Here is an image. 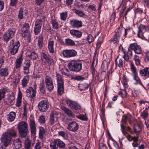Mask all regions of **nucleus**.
<instances>
[{
    "instance_id": "obj_1",
    "label": "nucleus",
    "mask_w": 149,
    "mask_h": 149,
    "mask_svg": "<svg viewBox=\"0 0 149 149\" xmlns=\"http://www.w3.org/2000/svg\"><path fill=\"white\" fill-rule=\"evenodd\" d=\"M69 69L75 72H79L82 68V63L80 61H71L68 65Z\"/></svg>"
},
{
    "instance_id": "obj_2",
    "label": "nucleus",
    "mask_w": 149,
    "mask_h": 149,
    "mask_svg": "<svg viewBox=\"0 0 149 149\" xmlns=\"http://www.w3.org/2000/svg\"><path fill=\"white\" fill-rule=\"evenodd\" d=\"M18 130L20 136L22 137H25L29 132L28 124L24 121L19 122L18 125Z\"/></svg>"
},
{
    "instance_id": "obj_3",
    "label": "nucleus",
    "mask_w": 149,
    "mask_h": 149,
    "mask_svg": "<svg viewBox=\"0 0 149 149\" xmlns=\"http://www.w3.org/2000/svg\"><path fill=\"white\" fill-rule=\"evenodd\" d=\"M20 46V44L19 41H15L14 39L11 40L10 41L8 45L10 53L12 55H15L18 52Z\"/></svg>"
},
{
    "instance_id": "obj_4",
    "label": "nucleus",
    "mask_w": 149,
    "mask_h": 149,
    "mask_svg": "<svg viewBox=\"0 0 149 149\" xmlns=\"http://www.w3.org/2000/svg\"><path fill=\"white\" fill-rule=\"evenodd\" d=\"M16 135V131L13 129H10L8 130L7 132L3 134V141L7 145L8 143H10L12 137H15Z\"/></svg>"
},
{
    "instance_id": "obj_5",
    "label": "nucleus",
    "mask_w": 149,
    "mask_h": 149,
    "mask_svg": "<svg viewBox=\"0 0 149 149\" xmlns=\"http://www.w3.org/2000/svg\"><path fill=\"white\" fill-rule=\"evenodd\" d=\"M56 77L57 82V92L58 94L61 95L64 93V84L61 75L56 72Z\"/></svg>"
},
{
    "instance_id": "obj_6",
    "label": "nucleus",
    "mask_w": 149,
    "mask_h": 149,
    "mask_svg": "<svg viewBox=\"0 0 149 149\" xmlns=\"http://www.w3.org/2000/svg\"><path fill=\"white\" fill-rule=\"evenodd\" d=\"M41 60L42 63L45 65L50 66L54 64V61L51 57L44 53L41 54Z\"/></svg>"
},
{
    "instance_id": "obj_7",
    "label": "nucleus",
    "mask_w": 149,
    "mask_h": 149,
    "mask_svg": "<svg viewBox=\"0 0 149 149\" xmlns=\"http://www.w3.org/2000/svg\"><path fill=\"white\" fill-rule=\"evenodd\" d=\"M15 31L14 30L10 29L6 31L3 36V41L7 43L9 40L12 38L15 34Z\"/></svg>"
},
{
    "instance_id": "obj_8",
    "label": "nucleus",
    "mask_w": 149,
    "mask_h": 149,
    "mask_svg": "<svg viewBox=\"0 0 149 149\" xmlns=\"http://www.w3.org/2000/svg\"><path fill=\"white\" fill-rule=\"evenodd\" d=\"M146 29L145 26L142 24H140L139 27V31L138 32V37L142 39L146 38V36L147 34H149V32L145 33Z\"/></svg>"
},
{
    "instance_id": "obj_9",
    "label": "nucleus",
    "mask_w": 149,
    "mask_h": 149,
    "mask_svg": "<svg viewBox=\"0 0 149 149\" xmlns=\"http://www.w3.org/2000/svg\"><path fill=\"white\" fill-rule=\"evenodd\" d=\"M49 104L47 100H43L40 102L38 105L39 110L41 111H45L49 108Z\"/></svg>"
},
{
    "instance_id": "obj_10",
    "label": "nucleus",
    "mask_w": 149,
    "mask_h": 149,
    "mask_svg": "<svg viewBox=\"0 0 149 149\" xmlns=\"http://www.w3.org/2000/svg\"><path fill=\"white\" fill-rule=\"evenodd\" d=\"M45 83L46 88L50 91L53 90L54 86L52 79L50 76L48 75L46 76Z\"/></svg>"
},
{
    "instance_id": "obj_11",
    "label": "nucleus",
    "mask_w": 149,
    "mask_h": 149,
    "mask_svg": "<svg viewBox=\"0 0 149 149\" xmlns=\"http://www.w3.org/2000/svg\"><path fill=\"white\" fill-rule=\"evenodd\" d=\"M30 26L28 23H25L21 28V30L22 33V34L24 35V36H27L29 37L31 36L30 32L29 30Z\"/></svg>"
},
{
    "instance_id": "obj_12",
    "label": "nucleus",
    "mask_w": 149,
    "mask_h": 149,
    "mask_svg": "<svg viewBox=\"0 0 149 149\" xmlns=\"http://www.w3.org/2000/svg\"><path fill=\"white\" fill-rule=\"evenodd\" d=\"M79 128V125L74 121L70 122L68 124L67 129L70 131L75 132L78 130Z\"/></svg>"
},
{
    "instance_id": "obj_13",
    "label": "nucleus",
    "mask_w": 149,
    "mask_h": 149,
    "mask_svg": "<svg viewBox=\"0 0 149 149\" xmlns=\"http://www.w3.org/2000/svg\"><path fill=\"white\" fill-rule=\"evenodd\" d=\"M36 90L34 89L31 87H29L26 91V95L30 99H33L36 96Z\"/></svg>"
},
{
    "instance_id": "obj_14",
    "label": "nucleus",
    "mask_w": 149,
    "mask_h": 149,
    "mask_svg": "<svg viewBox=\"0 0 149 149\" xmlns=\"http://www.w3.org/2000/svg\"><path fill=\"white\" fill-rule=\"evenodd\" d=\"M67 103L69 107L76 110H79L81 109L80 105L76 102L68 100L67 101Z\"/></svg>"
},
{
    "instance_id": "obj_15",
    "label": "nucleus",
    "mask_w": 149,
    "mask_h": 149,
    "mask_svg": "<svg viewBox=\"0 0 149 149\" xmlns=\"http://www.w3.org/2000/svg\"><path fill=\"white\" fill-rule=\"evenodd\" d=\"M42 24V20L37 19L34 28V32L35 35H38L40 31Z\"/></svg>"
},
{
    "instance_id": "obj_16",
    "label": "nucleus",
    "mask_w": 149,
    "mask_h": 149,
    "mask_svg": "<svg viewBox=\"0 0 149 149\" xmlns=\"http://www.w3.org/2000/svg\"><path fill=\"white\" fill-rule=\"evenodd\" d=\"M129 48L132 50H134L136 54H140L142 51L141 47L137 45L136 43H134L131 44L129 46Z\"/></svg>"
},
{
    "instance_id": "obj_17",
    "label": "nucleus",
    "mask_w": 149,
    "mask_h": 149,
    "mask_svg": "<svg viewBox=\"0 0 149 149\" xmlns=\"http://www.w3.org/2000/svg\"><path fill=\"white\" fill-rule=\"evenodd\" d=\"M54 45V41L50 39L48 41L47 48L49 52L50 53L53 54L55 53V49Z\"/></svg>"
},
{
    "instance_id": "obj_18",
    "label": "nucleus",
    "mask_w": 149,
    "mask_h": 149,
    "mask_svg": "<svg viewBox=\"0 0 149 149\" xmlns=\"http://www.w3.org/2000/svg\"><path fill=\"white\" fill-rule=\"evenodd\" d=\"M70 24L73 28H78L82 26V22L74 19L71 20L70 21Z\"/></svg>"
},
{
    "instance_id": "obj_19",
    "label": "nucleus",
    "mask_w": 149,
    "mask_h": 149,
    "mask_svg": "<svg viewBox=\"0 0 149 149\" xmlns=\"http://www.w3.org/2000/svg\"><path fill=\"white\" fill-rule=\"evenodd\" d=\"M31 66V62L29 60H26L24 63L23 68L24 73L25 74H28L29 73V68Z\"/></svg>"
},
{
    "instance_id": "obj_20",
    "label": "nucleus",
    "mask_w": 149,
    "mask_h": 149,
    "mask_svg": "<svg viewBox=\"0 0 149 149\" xmlns=\"http://www.w3.org/2000/svg\"><path fill=\"white\" fill-rule=\"evenodd\" d=\"M124 54L123 58L125 61L127 62L129 61L130 58H131L132 56V53L131 50L128 49L127 52H124Z\"/></svg>"
},
{
    "instance_id": "obj_21",
    "label": "nucleus",
    "mask_w": 149,
    "mask_h": 149,
    "mask_svg": "<svg viewBox=\"0 0 149 149\" xmlns=\"http://www.w3.org/2000/svg\"><path fill=\"white\" fill-rule=\"evenodd\" d=\"M139 73L141 75L144 77L146 78L149 77V68L146 67L144 69L139 70Z\"/></svg>"
},
{
    "instance_id": "obj_22",
    "label": "nucleus",
    "mask_w": 149,
    "mask_h": 149,
    "mask_svg": "<svg viewBox=\"0 0 149 149\" xmlns=\"http://www.w3.org/2000/svg\"><path fill=\"white\" fill-rule=\"evenodd\" d=\"M70 33L74 37L76 38H80L82 35V33L80 31L72 29L70 30Z\"/></svg>"
},
{
    "instance_id": "obj_23",
    "label": "nucleus",
    "mask_w": 149,
    "mask_h": 149,
    "mask_svg": "<svg viewBox=\"0 0 149 149\" xmlns=\"http://www.w3.org/2000/svg\"><path fill=\"white\" fill-rule=\"evenodd\" d=\"M53 141L59 148L64 149L65 147V144L60 139H57L54 140Z\"/></svg>"
},
{
    "instance_id": "obj_24",
    "label": "nucleus",
    "mask_w": 149,
    "mask_h": 149,
    "mask_svg": "<svg viewBox=\"0 0 149 149\" xmlns=\"http://www.w3.org/2000/svg\"><path fill=\"white\" fill-rule=\"evenodd\" d=\"M29 124L30 125L31 133L35 134L36 133V125L34 120H31Z\"/></svg>"
},
{
    "instance_id": "obj_25",
    "label": "nucleus",
    "mask_w": 149,
    "mask_h": 149,
    "mask_svg": "<svg viewBox=\"0 0 149 149\" xmlns=\"http://www.w3.org/2000/svg\"><path fill=\"white\" fill-rule=\"evenodd\" d=\"M13 146L15 149H19L22 146L21 141L19 139L14 140L13 142Z\"/></svg>"
},
{
    "instance_id": "obj_26",
    "label": "nucleus",
    "mask_w": 149,
    "mask_h": 149,
    "mask_svg": "<svg viewBox=\"0 0 149 149\" xmlns=\"http://www.w3.org/2000/svg\"><path fill=\"white\" fill-rule=\"evenodd\" d=\"M8 67L1 68L0 69V76L1 77H6L8 75Z\"/></svg>"
},
{
    "instance_id": "obj_27",
    "label": "nucleus",
    "mask_w": 149,
    "mask_h": 149,
    "mask_svg": "<svg viewBox=\"0 0 149 149\" xmlns=\"http://www.w3.org/2000/svg\"><path fill=\"white\" fill-rule=\"evenodd\" d=\"M61 109L68 116L72 117H74V115L73 113L68 108L63 107H61Z\"/></svg>"
},
{
    "instance_id": "obj_28",
    "label": "nucleus",
    "mask_w": 149,
    "mask_h": 149,
    "mask_svg": "<svg viewBox=\"0 0 149 149\" xmlns=\"http://www.w3.org/2000/svg\"><path fill=\"white\" fill-rule=\"evenodd\" d=\"M47 132L46 131L44 128L42 127H41L40 128L39 131V138L41 139H42L44 136L46 135Z\"/></svg>"
},
{
    "instance_id": "obj_29",
    "label": "nucleus",
    "mask_w": 149,
    "mask_h": 149,
    "mask_svg": "<svg viewBox=\"0 0 149 149\" xmlns=\"http://www.w3.org/2000/svg\"><path fill=\"white\" fill-rule=\"evenodd\" d=\"M31 141L28 138H27L25 140L24 143V148L25 149H30L31 146L33 145Z\"/></svg>"
},
{
    "instance_id": "obj_30",
    "label": "nucleus",
    "mask_w": 149,
    "mask_h": 149,
    "mask_svg": "<svg viewBox=\"0 0 149 149\" xmlns=\"http://www.w3.org/2000/svg\"><path fill=\"white\" fill-rule=\"evenodd\" d=\"M134 130L136 136L139 135V133L141 130V125L139 124H136L134 125Z\"/></svg>"
},
{
    "instance_id": "obj_31",
    "label": "nucleus",
    "mask_w": 149,
    "mask_h": 149,
    "mask_svg": "<svg viewBox=\"0 0 149 149\" xmlns=\"http://www.w3.org/2000/svg\"><path fill=\"white\" fill-rule=\"evenodd\" d=\"M43 36L42 34H41L38 36L37 44L39 48L40 49L43 47Z\"/></svg>"
},
{
    "instance_id": "obj_32",
    "label": "nucleus",
    "mask_w": 149,
    "mask_h": 149,
    "mask_svg": "<svg viewBox=\"0 0 149 149\" xmlns=\"http://www.w3.org/2000/svg\"><path fill=\"white\" fill-rule=\"evenodd\" d=\"M23 60V59L22 55H21L19 58L16 59L15 63V67L17 68H19L20 67Z\"/></svg>"
},
{
    "instance_id": "obj_33",
    "label": "nucleus",
    "mask_w": 149,
    "mask_h": 149,
    "mask_svg": "<svg viewBox=\"0 0 149 149\" xmlns=\"http://www.w3.org/2000/svg\"><path fill=\"white\" fill-rule=\"evenodd\" d=\"M130 69L132 73L133 74L137 73L136 71V68L135 66L133 61L132 60L129 61Z\"/></svg>"
},
{
    "instance_id": "obj_34",
    "label": "nucleus",
    "mask_w": 149,
    "mask_h": 149,
    "mask_svg": "<svg viewBox=\"0 0 149 149\" xmlns=\"http://www.w3.org/2000/svg\"><path fill=\"white\" fill-rule=\"evenodd\" d=\"M8 116L7 119L8 121L10 122H11L15 119L16 116V113L14 112H11L8 115Z\"/></svg>"
},
{
    "instance_id": "obj_35",
    "label": "nucleus",
    "mask_w": 149,
    "mask_h": 149,
    "mask_svg": "<svg viewBox=\"0 0 149 149\" xmlns=\"http://www.w3.org/2000/svg\"><path fill=\"white\" fill-rule=\"evenodd\" d=\"M51 23L52 24L53 28L56 29L58 28V24L57 21L55 19H51Z\"/></svg>"
},
{
    "instance_id": "obj_36",
    "label": "nucleus",
    "mask_w": 149,
    "mask_h": 149,
    "mask_svg": "<svg viewBox=\"0 0 149 149\" xmlns=\"http://www.w3.org/2000/svg\"><path fill=\"white\" fill-rule=\"evenodd\" d=\"M65 42L66 45L68 46H73L75 44L74 41L70 38L65 39Z\"/></svg>"
},
{
    "instance_id": "obj_37",
    "label": "nucleus",
    "mask_w": 149,
    "mask_h": 149,
    "mask_svg": "<svg viewBox=\"0 0 149 149\" xmlns=\"http://www.w3.org/2000/svg\"><path fill=\"white\" fill-rule=\"evenodd\" d=\"M28 77V76L24 77L22 80V85L23 87L26 86L28 83L29 81Z\"/></svg>"
},
{
    "instance_id": "obj_38",
    "label": "nucleus",
    "mask_w": 149,
    "mask_h": 149,
    "mask_svg": "<svg viewBox=\"0 0 149 149\" xmlns=\"http://www.w3.org/2000/svg\"><path fill=\"white\" fill-rule=\"evenodd\" d=\"M79 88L81 91H84L88 88V85L86 84H79Z\"/></svg>"
},
{
    "instance_id": "obj_39",
    "label": "nucleus",
    "mask_w": 149,
    "mask_h": 149,
    "mask_svg": "<svg viewBox=\"0 0 149 149\" xmlns=\"http://www.w3.org/2000/svg\"><path fill=\"white\" fill-rule=\"evenodd\" d=\"M117 58L116 59L115 61L116 64V65H118L120 68H123V61L120 58L119 59L118 61H117Z\"/></svg>"
},
{
    "instance_id": "obj_40",
    "label": "nucleus",
    "mask_w": 149,
    "mask_h": 149,
    "mask_svg": "<svg viewBox=\"0 0 149 149\" xmlns=\"http://www.w3.org/2000/svg\"><path fill=\"white\" fill-rule=\"evenodd\" d=\"M76 117L83 121H86L88 120V118L86 114H80L79 115L77 116Z\"/></svg>"
},
{
    "instance_id": "obj_41",
    "label": "nucleus",
    "mask_w": 149,
    "mask_h": 149,
    "mask_svg": "<svg viewBox=\"0 0 149 149\" xmlns=\"http://www.w3.org/2000/svg\"><path fill=\"white\" fill-rule=\"evenodd\" d=\"M31 58L33 60H36L38 57V55L35 52H31L29 55Z\"/></svg>"
},
{
    "instance_id": "obj_42",
    "label": "nucleus",
    "mask_w": 149,
    "mask_h": 149,
    "mask_svg": "<svg viewBox=\"0 0 149 149\" xmlns=\"http://www.w3.org/2000/svg\"><path fill=\"white\" fill-rule=\"evenodd\" d=\"M134 79L136 81V84H139L140 85L142 84L141 81L138 76V74L136 73L133 74Z\"/></svg>"
},
{
    "instance_id": "obj_43",
    "label": "nucleus",
    "mask_w": 149,
    "mask_h": 149,
    "mask_svg": "<svg viewBox=\"0 0 149 149\" xmlns=\"http://www.w3.org/2000/svg\"><path fill=\"white\" fill-rule=\"evenodd\" d=\"M74 12L77 15L81 17H83L86 15V14L82 11L77 9H74Z\"/></svg>"
},
{
    "instance_id": "obj_44",
    "label": "nucleus",
    "mask_w": 149,
    "mask_h": 149,
    "mask_svg": "<svg viewBox=\"0 0 149 149\" xmlns=\"http://www.w3.org/2000/svg\"><path fill=\"white\" fill-rule=\"evenodd\" d=\"M15 98L13 93L11 92V94L8 96V98L7 99V100H8V104H10L11 103Z\"/></svg>"
},
{
    "instance_id": "obj_45",
    "label": "nucleus",
    "mask_w": 149,
    "mask_h": 149,
    "mask_svg": "<svg viewBox=\"0 0 149 149\" xmlns=\"http://www.w3.org/2000/svg\"><path fill=\"white\" fill-rule=\"evenodd\" d=\"M148 111L146 109L144 110L141 113V116L144 120L148 117Z\"/></svg>"
},
{
    "instance_id": "obj_46",
    "label": "nucleus",
    "mask_w": 149,
    "mask_h": 149,
    "mask_svg": "<svg viewBox=\"0 0 149 149\" xmlns=\"http://www.w3.org/2000/svg\"><path fill=\"white\" fill-rule=\"evenodd\" d=\"M84 79V77L82 76H77L75 77L71 76V79L74 80L82 81Z\"/></svg>"
},
{
    "instance_id": "obj_47",
    "label": "nucleus",
    "mask_w": 149,
    "mask_h": 149,
    "mask_svg": "<svg viewBox=\"0 0 149 149\" xmlns=\"http://www.w3.org/2000/svg\"><path fill=\"white\" fill-rule=\"evenodd\" d=\"M23 10L24 8H23L21 7L19 8L18 15V18L19 19H23Z\"/></svg>"
},
{
    "instance_id": "obj_48",
    "label": "nucleus",
    "mask_w": 149,
    "mask_h": 149,
    "mask_svg": "<svg viewBox=\"0 0 149 149\" xmlns=\"http://www.w3.org/2000/svg\"><path fill=\"white\" fill-rule=\"evenodd\" d=\"M119 94L120 95L121 97L123 98L126 97L127 95V93L126 91L125 90L120 89Z\"/></svg>"
},
{
    "instance_id": "obj_49",
    "label": "nucleus",
    "mask_w": 149,
    "mask_h": 149,
    "mask_svg": "<svg viewBox=\"0 0 149 149\" xmlns=\"http://www.w3.org/2000/svg\"><path fill=\"white\" fill-rule=\"evenodd\" d=\"M39 89L40 92L42 94L45 93V88L44 83H41L40 85Z\"/></svg>"
},
{
    "instance_id": "obj_50",
    "label": "nucleus",
    "mask_w": 149,
    "mask_h": 149,
    "mask_svg": "<svg viewBox=\"0 0 149 149\" xmlns=\"http://www.w3.org/2000/svg\"><path fill=\"white\" fill-rule=\"evenodd\" d=\"M58 113L56 111H53L51 113L50 117H52L53 118L58 119Z\"/></svg>"
},
{
    "instance_id": "obj_51",
    "label": "nucleus",
    "mask_w": 149,
    "mask_h": 149,
    "mask_svg": "<svg viewBox=\"0 0 149 149\" xmlns=\"http://www.w3.org/2000/svg\"><path fill=\"white\" fill-rule=\"evenodd\" d=\"M120 39V38H119L118 37L114 35L113 38L111 40V42L117 45Z\"/></svg>"
},
{
    "instance_id": "obj_52",
    "label": "nucleus",
    "mask_w": 149,
    "mask_h": 149,
    "mask_svg": "<svg viewBox=\"0 0 149 149\" xmlns=\"http://www.w3.org/2000/svg\"><path fill=\"white\" fill-rule=\"evenodd\" d=\"M67 17V12H63L60 13L61 19L63 21L66 20Z\"/></svg>"
},
{
    "instance_id": "obj_53",
    "label": "nucleus",
    "mask_w": 149,
    "mask_h": 149,
    "mask_svg": "<svg viewBox=\"0 0 149 149\" xmlns=\"http://www.w3.org/2000/svg\"><path fill=\"white\" fill-rule=\"evenodd\" d=\"M139 136V135L136 136V138H135V139H134V140H133V143H132V145L134 147H138L139 144L137 141L138 140Z\"/></svg>"
},
{
    "instance_id": "obj_54",
    "label": "nucleus",
    "mask_w": 149,
    "mask_h": 149,
    "mask_svg": "<svg viewBox=\"0 0 149 149\" xmlns=\"http://www.w3.org/2000/svg\"><path fill=\"white\" fill-rule=\"evenodd\" d=\"M108 64L107 63H103L101 65V68L104 72H105L108 68Z\"/></svg>"
},
{
    "instance_id": "obj_55",
    "label": "nucleus",
    "mask_w": 149,
    "mask_h": 149,
    "mask_svg": "<svg viewBox=\"0 0 149 149\" xmlns=\"http://www.w3.org/2000/svg\"><path fill=\"white\" fill-rule=\"evenodd\" d=\"M134 59L135 61L136 65L137 66L139 65L140 64V61L139 59V56L137 55H135Z\"/></svg>"
},
{
    "instance_id": "obj_56",
    "label": "nucleus",
    "mask_w": 149,
    "mask_h": 149,
    "mask_svg": "<svg viewBox=\"0 0 149 149\" xmlns=\"http://www.w3.org/2000/svg\"><path fill=\"white\" fill-rule=\"evenodd\" d=\"M70 57L75 56L77 54V52L74 49L69 50Z\"/></svg>"
},
{
    "instance_id": "obj_57",
    "label": "nucleus",
    "mask_w": 149,
    "mask_h": 149,
    "mask_svg": "<svg viewBox=\"0 0 149 149\" xmlns=\"http://www.w3.org/2000/svg\"><path fill=\"white\" fill-rule=\"evenodd\" d=\"M1 140L2 142L3 143V145H2L0 146V149H6V148L7 146L9 145V143H8V144H7V145L6 144V143L4 142L3 141V138H1Z\"/></svg>"
},
{
    "instance_id": "obj_58",
    "label": "nucleus",
    "mask_w": 149,
    "mask_h": 149,
    "mask_svg": "<svg viewBox=\"0 0 149 149\" xmlns=\"http://www.w3.org/2000/svg\"><path fill=\"white\" fill-rule=\"evenodd\" d=\"M39 122L40 124L44 123L45 122V116L43 115H41L38 119Z\"/></svg>"
},
{
    "instance_id": "obj_59",
    "label": "nucleus",
    "mask_w": 149,
    "mask_h": 149,
    "mask_svg": "<svg viewBox=\"0 0 149 149\" xmlns=\"http://www.w3.org/2000/svg\"><path fill=\"white\" fill-rule=\"evenodd\" d=\"M122 32V29L120 28H119L117 30L116 34L114 35L120 38Z\"/></svg>"
},
{
    "instance_id": "obj_60",
    "label": "nucleus",
    "mask_w": 149,
    "mask_h": 149,
    "mask_svg": "<svg viewBox=\"0 0 149 149\" xmlns=\"http://www.w3.org/2000/svg\"><path fill=\"white\" fill-rule=\"evenodd\" d=\"M58 134L59 136H61L63 138L65 139V138L66 135H67V134L65 131H61L58 132Z\"/></svg>"
},
{
    "instance_id": "obj_61",
    "label": "nucleus",
    "mask_w": 149,
    "mask_h": 149,
    "mask_svg": "<svg viewBox=\"0 0 149 149\" xmlns=\"http://www.w3.org/2000/svg\"><path fill=\"white\" fill-rule=\"evenodd\" d=\"M63 54L65 57H70L69 50H64L63 52Z\"/></svg>"
},
{
    "instance_id": "obj_62",
    "label": "nucleus",
    "mask_w": 149,
    "mask_h": 149,
    "mask_svg": "<svg viewBox=\"0 0 149 149\" xmlns=\"http://www.w3.org/2000/svg\"><path fill=\"white\" fill-rule=\"evenodd\" d=\"M49 122L50 125H53L55 123L57 122L58 119L53 118L52 117H50Z\"/></svg>"
},
{
    "instance_id": "obj_63",
    "label": "nucleus",
    "mask_w": 149,
    "mask_h": 149,
    "mask_svg": "<svg viewBox=\"0 0 149 149\" xmlns=\"http://www.w3.org/2000/svg\"><path fill=\"white\" fill-rule=\"evenodd\" d=\"M49 145L51 149H58V147L53 141L50 143Z\"/></svg>"
},
{
    "instance_id": "obj_64",
    "label": "nucleus",
    "mask_w": 149,
    "mask_h": 149,
    "mask_svg": "<svg viewBox=\"0 0 149 149\" xmlns=\"http://www.w3.org/2000/svg\"><path fill=\"white\" fill-rule=\"evenodd\" d=\"M34 149H42L41 144L40 142L39 141L36 144Z\"/></svg>"
}]
</instances>
